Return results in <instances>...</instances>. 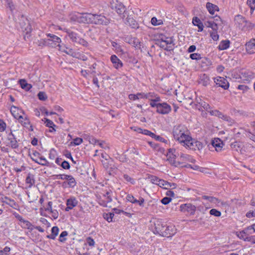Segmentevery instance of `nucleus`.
<instances>
[{"label": "nucleus", "instance_id": "1", "mask_svg": "<svg viewBox=\"0 0 255 255\" xmlns=\"http://www.w3.org/2000/svg\"><path fill=\"white\" fill-rule=\"evenodd\" d=\"M172 133L174 139L183 144L187 139L190 138V132L184 125H178L173 127Z\"/></svg>", "mask_w": 255, "mask_h": 255}, {"label": "nucleus", "instance_id": "2", "mask_svg": "<svg viewBox=\"0 0 255 255\" xmlns=\"http://www.w3.org/2000/svg\"><path fill=\"white\" fill-rule=\"evenodd\" d=\"M235 20L239 28L243 31H249L252 29L255 24L247 20L243 16L238 15L236 16Z\"/></svg>", "mask_w": 255, "mask_h": 255}, {"label": "nucleus", "instance_id": "3", "mask_svg": "<svg viewBox=\"0 0 255 255\" xmlns=\"http://www.w3.org/2000/svg\"><path fill=\"white\" fill-rule=\"evenodd\" d=\"M182 145L186 148L193 150H200L203 147V144L201 142L193 139L190 136V138L185 141Z\"/></svg>", "mask_w": 255, "mask_h": 255}, {"label": "nucleus", "instance_id": "4", "mask_svg": "<svg viewBox=\"0 0 255 255\" xmlns=\"http://www.w3.org/2000/svg\"><path fill=\"white\" fill-rule=\"evenodd\" d=\"M65 31L67 33L71 40L75 44L83 45L85 47L88 46V42L82 38H80L78 34L70 29H66Z\"/></svg>", "mask_w": 255, "mask_h": 255}, {"label": "nucleus", "instance_id": "5", "mask_svg": "<svg viewBox=\"0 0 255 255\" xmlns=\"http://www.w3.org/2000/svg\"><path fill=\"white\" fill-rule=\"evenodd\" d=\"M152 223L153 224L154 233H156L162 236V233H164L163 231L166 226V223L161 220L156 219L153 220Z\"/></svg>", "mask_w": 255, "mask_h": 255}, {"label": "nucleus", "instance_id": "6", "mask_svg": "<svg viewBox=\"0 0 255 255\" xmlns=\"http://www.w3.org/2000/svg\"><path fill=\"white\" fill-rule=\"evenodd\" d=\"M112 192L111 191H107L106 193L102 194V195L100 196L99 199L100 204L104 207H111V202L112 201Z\"/></svg>", "mask_w": 255, "mask_h": 255}, {"label": "nucleus", "instance_id": "7", "mask_svg": "<svg viewBox=\"0 0 255 255\" xmlns=\"http://www.w3.org/2000/svg\"><path fill=\"white\" fill-rule=\"evenodd\" d=\"M47 36L49 37V38L44 40V44L46 45H50L52 47L56 45L60 47V43L61 42L60 38L50 33L48 34Z\"/></svg>", "mask_w": 255, "mask_h": 255}, {"label": "nucleus", "instance_id": "8", "mask_svg": "<svg viewBox=\"0 0 255 255\" xmlns=\"http://www.w3.org/2000/svg\"><path fill=\"white\" fill-rule=\"evenodd\" d=\"M91 23L96 24L108 25L110 23V20L105 16L101 14H94L91 18Z\"/></svg>", "mask_w": 255, "mask_h": 255}, {"label": "nucleus", "instance_id": "9", "mask_svg": "<svg viewBox=\"0 0 255 255\" xmlns=\"http://www.w3.org/2000/svg\"><path fill=\"white\" fill-rule=\"evenodd\" d=\"M176 150L174 148H170L166 154L167 159L173 165L177 166L180 165V162L178 160H176Z\"/></svg>", "mask_w": 255, "mask_h": 255}, {"label": "nucleus", "instance_id": "10", "mask_svg": "<svg viewBox=\"0 0 255 255\" xmlns=\"http://www.w3.org/2000/svg\"><path fill=\"white\" fill-rule=\"evenodd\" d=\"M111 7L120 15L124 14L126 11L125 6L118 0H112L111 2Z\"/></svg>", "mask_w": 255, "mask_h": 255}, {"label": "nucleus", "instance_id": "11", "mask_svg": "<svg viewBox=\"0 0 255 255\" xmlns=\"http://www.w3.org/2000/svg\"><path fill=\"white\" fill-rule=\"evenodd\" d=\"M31 158L33 161L40 165L43 166H47L48 165V162L47 160L42 157L38 152L35 151L33 152L31 155Z\"/></svg>", "mask_w": 255, "mask_h": 255}, {"label": "nucleus", "instance_id": "12", "mask_svg": "<svg viewBox=\"0 0 255 255\" xmlns=\"http://www.w3.org/2000/svg\"><path fill=\"white\" fill-rule=\"evenodd\" d=\"M240 77L244 82H249L255 77V74L249 70L242 69Z\"/></svg>", "mask_w": 255, "mask_h": 255}, {"label": "nucleus", "instance_id": "13", "mask_svg": "<svg viewBox=\"0 0 255 255\" xmlns=\"http://www.w3.org/2000/svg\"><path fill=\"white\" fill-rule=\"evenodd\" d=\"M171 110V107L166 103H159L156 112L159 114L165 115L168 114Z\"/></svg>", "mask_w": 255, "mask_h": 255}, {"label": "nucleus", "instance_id": "14", "mask_svg": "<svg viewBox=\"0 0 255 255\" xmlns=\"http://www.w3.org/2000/svg\"><path fill=\"white\" fill-rule=\"evenodd\" d=\"M255 226V225L250 226L241 231L238 235L239 238L246 242V240L249 238L250 235L252 234L251 231L253 230L252 229H254Z\"/></svg>", "mask_w": 255, "mask_h": 255}, {"label": "nucleus", "instance_id": "15", "mask_svg": "<svg viewBox=\"0 0 255 255\" xmlns=\"http://www.w3.org/2000/svg\"><path fill=\"white\" fill-rule=\"evenodd\" d=\"M214 82L216 85L221 87L225 90L228 89L229 83L228 81L224 78L218 77L214 78Z\"/></svg>", "mask_w": 255, "mask_h": 255}, {"label": "nucleus", "instance_id": "16", "mask_svg": "<svg viewBox=\"0 0 255 255\" xmlns=\"http://www.w3.org/2000/svg\"><path fill=\"white\" fill-rule=\"evenodd\" d=\"M10 112L13 117L16 119H22V116L24 115V112L22 110L14 106H11Z\"/></svg>", "mask_w": 255, "mask_h": 255}, {"label": "nucleus", "instance_id": "17", "mask_svg": "<svg viewBox=\"0 0 255 255\" xmlns=\"http://www.w3.org/2000/svg\"><path fill=\"white\" fill-rule=\"evenodd\" d=\"M196 208L191 204H184L180 206V210L183 212H187L190 214H194Z\"/></svg>", "mask_w": 255, "mask_h": 255}, {"label": "nucleus", "instance_id": "18", "mask_svg": "<svg viewBox=\"0 0 255 255\" xmlns=\"http://www.w3.org/2000/svg\"><path fill=\"white\" fill-rule=\"evenodd\" d=\"M176 230H177L175 226H166L164 229V231H163L164 233H162V236L166 237L167 238L170 237L176 234Z\"/></svg>", "mask_w": 255, "mask_h": 255}, {"label": "nucleus", "instance_id": "19", "mask_svg": "<svg viewBox=\"0 0 255 255\" xmlns=\"http://www.w3.org/2000/svg\"><path fill=\"white\" fill-rule=\"evenodd\" d=\"M93 17L92 13H79L78 22L79 23H91V18Z\"/></svg>", "mask_w": 255, "mask_h": 255}, {"label": "nucleus", "instance_id": "20", "mask_svg": "<svg viewBox=\"0 0 255 255\" xmlns=\"http://www.w3.org/2000/svg\"><path fill=\"white\" fill-rule=\"evenodd\" d=\"M17 120L23 127L28 129L29 130L33 131V129L32 126L30 125L29 120L25 114L22 116V119H18Z\"/></svg>", "mask_w": 255, "mask_h": 255}, {"label": "nucleus", "instance_id": "21", "mask_svg": "<svg viewBox=\"0 0 255 255\" xmlns=\"http://www.w3.org/2000/svg\"><path fill=\"white\" fill-rule=\"evenodd\" d=\"M7 141L6 145L9 146L12 148H16L18 146L17 141L11 132L8 134Z\"/></svg>", "mask_w": 255, "mask_h": 255}, {"label": "nucleus", "instance_id": "22", "mask_svg": "<svg viewBox=\"0 0 255 255\" xmlns=\"http://www.w3.org/2000/svg\"><path fill=\"white\" fill-rule=\"evenodd\" d=\"M178 155L179 156L178 160L180 162V165L183 162H194L195 161V160L189 155L181 152L178 153Z\"/></svg>", "mask_w": 255, "mask_h": 255}, {"label": "nucleus", "instance_id": "23", "mask_svg": "<svg viewBox=\"0 0 255 255\" xmlns=\"http://www.w3.org/2000/svg\"><path fill=\"white\" fill-rule=\"evenodd\" d=\"M209 112L210 114L212 116H217L219 118H221L225 121L232 123V120L230 117L227 116V115L223 114L221 112L218 110H213L210 111Z\"/></svg>", "mask_w": 255, "mask_h": 255}, {"label": "nucleus", "instance_id": "24", "mask_svg": "<svg viewBox=\"0 0 255 255\" xmlns=\"http://www.w3.org/2000/svg\"><path fill=\"white\" fill-rule=\"evenodd\" d=\"M231 147L233 150L244 154L245 150L243 149V144L239 141H235L231 144Z\"/></svg>", "mask_w": 255, "mask_h": 255}, {"label": "nucleus", "instance_id": "25", "mask_svg": "<svg viewBox=\"0 0 255 255\" xmlns=\"http://www.w3.org/2000/svg\"><path fill=\"white\" fill-rule=\"evenodd\" d=\"M1 200L2 203L8 205L15 209H17L18 206V204L13 199H10L6 196L2 197Z\"/></svg>", "mask_w": 255, "mask_h": 255}, {"label": "nucleus", "instance_id": "26", "mask_svg": "<svg viewBox=\"0 0 255 255\" xmlns=\"http://www.w3.org/2000/svg\"><path fill=\"white\" fill-rule=\"evenodd\" d=\"M125 22L127 25L130 26L132 28H138V23L133 18L132 15H128Z\"/></svg>", "mask_w": 255, "mask_h": 255}, {"label": "nucleus", "instance_id": "27", "mask_svg": "<svg viewBox=\"0 0 255 255\" xmlns=\"http://www.w3.org/2000/svg\"><path fill=\"white\" fill-rule=\"evenodd\" d=\"M246 49L248 54L255 53V39H252L247 43Z\"/></svg>", "mask_w": 255, "mask_h": 255}, {"label": "nucleus", "instance_id": "28", "mask_svg": "<svg viewBox=\"0 0 255 255\" xmlns=\"http://www.w3.org/2000/svg\"><path fill=\"white\" fill-rule=\"evenodd\" d=\"M212 144L217 151H221L223 146V141L219 138H214L212 141Z\"/></svg>", "mask_w": 255, "mask_h": 255}, {"label": "nucleus", "instance_id": "29", "mask_svg": "<svg viewBox=\"0 0 255 255\" xmlns=\"http://www.w3.org/2000/svg\"><path fill=\"white\" fill-rule=\"evenodd\" d=\"M111 61L113 64L114 67L116 69H119L123 66V63L115 55H113L111 57Z\"/></svg>", "mask_w": 255, "mask_h": 255}, {"label": "nucleus", "instance_id": "30", "mask_svg": "<svg viewBox=\"0 0 255 255\" xmlns=\"http://www.w3.org/2000/svg\"><path fill=\"white\" fill-rule=\"evenodd\" d=\"M77 204V201L74 198H71L67 201V206L66 211H68L73 209Z\"/></svg>", "mask_w": 255, "mask_h": 255}, {"label": "nucleus", "instance_id": "31", "mask_svg": "<svg viewBox=\"0 0 255 255\" xmlns=\"http://www.w3.org/2000/svg\"><path fill=\"white\" fill-rule=\"evenodd\" d=\"M19 24L21 25V28L22 30L28 31V29H30L28 20L23 16L21 17Z\"/></svg>", "mask_w": 255, "mask_h": 255}, {"label": "nucleus", "instance_id": "32", "mask_svg": "<svg viewBox=\"0 0 255 255\" xmlns=\"http://www.w3.org/2000/svg\"><path fill=\"white\" fill-rule=\"evenodd\" d=\"M206 8L211 14H214L215 11L219 10V8L216 5L209 2L206 3Z\"/></svg>", "mask_w": 255, "mask_h": 255}, {"label": "nucleus", "instance_id": "33", "mask_svg": "<svg viewBox=\"0 0 255 255\" xmlns=\"http://www.w3.org/2000/svg\"><path fill=\"white\" fill-rule=\"evenodd\" d=\"M163 41L167 46V51H170L173 49V40L172 37H165Z\"/></svg>", "mask_w": 255, "mask_h": 255}, {"label": "nucleus", "instance_id": "34", "mask_svg": "<svg viewBox=\"0 0 255 255\" xmlns=\"http://www.w3.org/2000/svg\"><path fill=\"white\" fill-rule=\"evenodd\" d=\"M144 99H148L150 101H159L160 100V98L157 95H155L154 93H144Z\"/></svg>", "mask_w": 255, "mask_h": 255}, {"label": "nucleus", "instance_id": "35", "mask_svg": "<svg viewBox=\"0 0 255 255\" xmlns=\"http://www.w3.org/2000/svg\"><path fill=\"white\" fill-rule=\"evenodd\" d=\"M219 24V23L215 22L214 21H207L205 22L206 26L211 28L213 31H217L218 29V25Z\"/></svg>", "mask_w": 255, "mask_h": 255}, {"label": "nucleus", "instance_id": "36", "mask_svg": "<svg viewBox=\"0 0 255 255\" xmlns=\"http://www.w3.org/2000/svg\"><path fill=\"white\" fill-rule=\"evenodd\" d=\"M192 23L194 25L198 26L199 30L198 31H202L203 29V24L201 22V20L197 17H194L192 20Z\"/></svg>", "mask_w": 255, "mask_h": 255}, {"label": "nucleus", "instance_id": "37", "mask_svg": "<svg viewBox=\"0 0 255 255\" xmlns=\"http://www.w3.org/2000/svg\"><path fill=\"white\" fill-rule=\"evenodd\" d=\"M59 233V228L56 227H53L51 229V234L47 235V238L48 239L54 240Z\"/></svg>", "mask_w": 255, "mask_h": 255}, {"label": "nucleus", "instance_id": "38", "mask_svg": "<svg viewBox=\"0 0 255 255\" xmlns=\"http://www.w3.org/2000/svg\"><path fill=\"white\" fill-rule=\"evenodd\" d=\"M69 177L67 180H68V182H64L63 183L62 186L66 187L67 185H68L69 187H73L76 185V181L75 179L71 176L69 175Z\"/></svg>", "mask_w": 255, "mask_h": 255}, {"label": "nucleus", "instance_id": "39", "mask_svg": "<svg viewBox=\"0 0 255 255\" xmlns=\"http://www.w3.org/2000/svg\"><path fill=\"white\" fill-rule=\"evenodd\" d=\"M144 93H138L136 94H129L128 95V98L130 100H136L139 99H144Z\"/></svg>", "mask_w": 255, "mask_h": 255}, {"label": "nucleus", "instance_id": "40", "mask_svg": "<svg viewBox=\"0 0 255 255\" xmlns=\"http://www.w3.org/2000/svg\"><path fill=\"white\" fill-rule=\"evenodd\" d=\"M230 42L228 40L222 41L218 46V48L220 50L227 49L229 47Z\"/></svg>", "mask_w": 255, "mask_h": 255}, {"label": "nucleus", "instance_id": "41", "mask_svg": "<svg viewBox=\"0 0 255 255\" xmlns=\"http://www.w3.org/2000/svg\"><path fill=\"white\" fill-rule=\"evenodd\" d=\"M19 83L21 87L26 91H28L32 87V86L30 84H28L24 79H20L19 81Z\"/></svg>", "mask_w": 255, "mask_h": 255}, {"label": "nucleus", "instance_id": "42", "mask_svg": "<svg viewBox=\"0 0 255 255\" xmlns=\"http://www.w3.org/2000/svg\"><path fill=\"white\" fill-rule=\"evenodd\" d=\"M25 182L29 185V187H31L35 183L33 176L30 174H28L26 178Z\"/></svg>", "mask_w": 255, "mask_h": 255}, {"label": "nucleus", "instance_id": "43", "mask_svg": "<svg viewBox=\"0 0 255 255\" xmlns=\"http://www.w3.org/2000/svg\"><path fill=\"white\" fill-rule=\"evenodd\" d=\"M138 154V152L135 149H131L130 150L128 151V153L126 156H127L128 158H131L132 159H134L135 155H137Z\"/></svg>", "mask_w": 255, "mask_h": 255}, {"label": "nucleus", "instance_id": "44", "mask_svg": "<svg viewBox=\"0 0 255 255\" xmlns=\"http://www.w3.org/2000/svg\"><path fill=\"white\" fill-rule=\"evenodd\" d=\"M151 23L154 26L159 25L163 23L161 19H157L155 17H153L151 19Z\"/></svg>", "mask_w": 255, "mask_h": 255}, {"label": "nucleus", "instance_id": "45", "mask_svg": "<svg viewBox=\"0 0 255 255\" xmlns=\"http://www.w3.org/2000/svg\"><path fill=\"white\" fill-rule=\"evenodd\" d=\"M247 3L251 8V13H253L255 8V0H248Z\"/></svg>", "mask_w": 255, "mask_h": 255}, {"label": "nucleus", "instance_id": "46", "mask_svg": "<svg viewBox=\"0 0 255 255\" xmlns=\"http://www.w3.org/2000/svg\"><path fill=\"white\" fill-rule=\"evenodd\" d=\"M22 223H23L22 226L24 228L30 230H33V226L28 221L24 220Z\"/></svg>", "mask_w": 255, "mask_h": 255}, {"label": "nucleus", "instance_id": "47", "mask_svg": "<svg viewBox=\"0 0 255 255\" xmlns=\"http://www.w3.org/2000/svg\"><path fill=\"white\" fill-rule=\"evenodd\" d=\"M156 44L160 47L163 48L164 50L167 51V46L163 41V38H161V40L157 41Z\"/></svg>", "mask_w": 255, "mask_h": 255}, {"label": "nucleus", "instance_id": "48", "mask_svg": "<svg viewBox=\"0 0 255 255\" xmlns=\"http://www.w3.org/2000/svg\"><path fill=\"white\" fill-rule=\"evenodd\" d=\"M124 179L127 182L130 183L131 184L135 183V180L134 179L130 177L127 174H124L123 175Z\"/></svg>", "mask_w": 255, "mask_h": 255}, {"label": "nucleus", "instance_id": "49", "mask_svg": "<svg viewBox=\"0 0 255 255\" xmlns=\"http://www.w3.org/2000/svg\"><path fill=\"white\" fill-rule=\"evenodd\" d=\"M210 36L213 40L217 41L219 39V35L217 34V31H213L210 32Z\"/></svg>", "mask_w": 255, "mask_h": 255}, {"label": "nucleus", "instance_id": "50", "mask_svg": "<svg viewBox=\"0 0 255 255\" xmlns=\"http://www.w3.org/2000/svg\"><path fill=\"white\" fill-rule=\"evenodd\" d=\"M10 248L5 247L3 250H0V255H9Z\"/></svg>", "mask_w": 255, "mask_h": 255}, {"label": "nucleus", "instance_id": "51", "mask_svg": "<svg viewBox=\"0 0 255 255\" xmlns=\"http://www.w3.org/2000/svg\"><path fill=\"white\" fill-rule=\"evenodd\" d=\"M68 235V233L67 231L62 232L59 237V241L61 242H64L66 240V238L64 237H66Z\"/></svg>", "mask_w": 255, "mask_h": 255}, {"label": "nucleus", "instance_id": "52", "mask_svg": "<svg viewBox=\"0 0 255 255\" xmlns=\"http://www.w3.org/2000/svg\"><path fill=\"white\" fill-rule=\"evenodd\" d=\"M210 214L215 217H220L221 215V213L215 209H212L210 211Z\"/></svg>", "mask_w": 255, "mask_h": 255}, {"label": "nucleus", "instance_id": "53", "mask_svg": "<svg viewBox=\"0 0 255 255\" xmlns=\"http://www.w3.org/2000/svg\"><path fill=\"white\" fill-rule=\"evenodd\" d=\"M176 187V184H171L166 181H165V183H164V186L163 187V188L164 189H168L169 188H175Z\"/></svg>", "mask_w": 255, "mask_h": 255}, {"label": "nucleus", "instance_id": "54", "mask_svg": "<svg viewBox=\"0 0 255 255\" xmlns=\"http://www.w3.org/2000/svg\"><path fill=\"white\" fill-rule=\"evenodd\" d=\"M144 202V199L142 197H140L139 200H137V199H135V200H133V204H137L140 207L143 206Z\"/></svg>", "mask_w": 255, "mask_h": 255}, {"label": "nucleus", "instance_id": "55", "mask_svg": "<svg viewBox=\"0 0 255 255\" xmlns=\"http://www.w3.org/2000/svg\"><path fill=\"white\" fill-rule=\"evenodd\" d=\"M148 179L150 182L156 185L157 184L158 180H159V178L153 175L149 176L148 177Z\"/></svg>", "mask_w": 255, "mask_h": 255}, {"label": "nucleus", "instance_id": "56", "mask_svg": "<svg viewBox=\"0 0 255 255\" xmlns=\"http://www.w3.org/2000/svg\"><path fill=\"white\" fill-rule=\"evenodd\" d=\"M38 97L40 100L45 101L47 99L46 94L43 92H40L38 94Z\"/></svg>", "mask_w": 255, "mask_h": 255}, {"label": "nucleus", "instance_id": "57", "mask_svg": "<svg viewBox=\"0 0 255 255\" xmlns=\"http://www.w3.org/2000/svg\"><path fill=\"white\" fill-rule=\"evenodd\" d=\"M7 3V6L9 7L10 10L12 11L14 9H15V6L12 3L11 0H5Z\"/></svg>", "mask_w": 255, "mask_h": 255}, {"label": "nucleus", "instance_id": "58", "mask_svg": "<svg viewBox=\"0 0 255 255\" xmlns=\"http://www.w3.org/2000/svg\"><path fill=\"white\" fill-rule=\"evenodd\" d=\"M114 216L113 213L106 214L104 215V218L108 222H111L112 221V219Z\"/></svg>", "mask_w": 255, "mask_h": 255}, {"label": "nucleus", "instance_id": "59", "mask_svg": "<svg viewBox=\"0 0 255 255\" xmlns=\"http://www.w3.org/2000/svg\"><path fill=\"white\" fill-rule=\"evenodd\" d=\"M209 202L212 204L217 205L220 203V201L218 198L211 196V199L209 200Z\"/></svg>", "mask_w": 255, "mask_h": 255}, {"label": "nucleus", "instance_id": "60", "mask_svg": "<svg viewBox=\"0 0 255 255\" xmlns=\"http://www.w3.org/2000/svg\"><path fill=\"white\" fill-rule=\"evenodd\" d=\"M190 57L193 60H199L201 58L200 54L198 53H193L190 54Z\"/></svg>", "mask_w": 255, "mask_h": 255}, {"label": "nucleus", "instance_id": "61", "mask_svg": "<svg viewBox=\"0 0 255 255\" xmlns=\"http://www.w3.org/2000/svg\"><path fill=\"white\" fill-rule=\"evenodd\" d=\"M70 19L72 21H77L78 22L79 19V13L77 14H74L70 15Z\"/></svg>", "mask_w": 255, "mask_h": 255}, {"label": "nucleus", "instance_id": "62", "mask_svg": "<svg viewBox=\"0 0 255 255\" xmlns=\"http://www.w3.org/2000/svg\"><path fill=\"white\" fill-rule=\"evenodd\" d=\"M45 123L46 124V126L49 128H53V126L56 127L52 121L47 119H45Z\"/></svg>", "mask_w": 255, "mask_h": 255}, {"label": "nucleus", "instance_id": "63", "mask_svg": "<svg viewBox=\"0 0 255 255\" xmlns=\"http://www.w3.org/2000/svg\"><path fill=\"white\" fill-rule=\"evenodd\" d=\"M171 198L165 197L161 200V202L163 204L167 205L171 201Z\"/></svg>", "mask_w": 255, "mask_h": 255}, {"label": "nucleus", "instance_id": "64", "mask_svg": "<svg viewBox=\"0 0 255 255\" xmlns=\"http://www.w3.org/2000/svg\"><path fill=\"white\" fill-rule=\"evenodd\" d=\"M61 166L65 169H68L70 167L69 162L66 161H64L62 162Z\"/></svg>", "mask_w": 255, "mask_h": 255}]
</instances>
